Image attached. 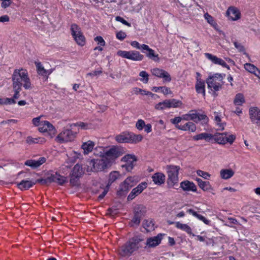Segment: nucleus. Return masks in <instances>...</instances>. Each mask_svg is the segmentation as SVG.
<instances>
[{"label": "nucleus", "instance_id": "nucleus-36", "mask_svg": "<svg viewBox=\"0 0 260 260\" xmlns=\"http://www.w3.org/2000/svg\"><path fill=\"white\" fill-rule=\"evenodd\" d=\"M212 139L219 144H225V133H216L213 135Z\"/></svg>", "mask_w": 260, "mask_h": 260}, {"label": "nucleus", "instance_id": "nucleus-53", "mask_svg": "<svg viewBox=\"0 0 260 260\" xmlns=\"http://www.w3.org/2000/svg\"><path fill=\"white\" fill-rule=\"evenodd\" d=\"M116 37L118 40L123 41L126 38V34L125 32L120 30L116 32Z\"/></svg>", "mask_w": 260, "mask_h": 260}, {"label": "nucleus", "instance_id": "nucleus-45", "mask_svg": "<svg viewBox=\"0 0 260 260\" xmlns=\"http://www.w3.org/2000/svg\"><path fill=\"white\" fill-rule=\"evenodd\" d=\"M245 103V99L243 94L239 93L237 94L234 100V103L236 106H241Z\"/></svg>", "mask_w": 260, "mask_h": 260}, {"label": "nucleus", "instance_id": "nucleus-38", "mask_svg": "<svg viewBox=\"0 0 260 260\" xmlns=\"http://www.w3.org/2000/svg\"><path fill=\"white\" fill-rule=\"evenodd\" d=\"M121 177V175L118 171H112L109 175V179L108 185H110L112 183L116 180L119 179Z\"/></svg>", "mask_w": 260, "mask_h": 260}, {"label": "nucleus", "instance_id": "nucleus-26", "mask_svg": "<svg viewBox=\"0 0 260 260\" xmlns=\"http://www.w3.org/2000/svg\"><path fill=\"white\" fill-rule=\"evenodd\" d=\"M142 51L143 50H146L148 52L147 54V56L149 58L153 59L155 61H157L159 60V58L158 57V55L157 54H155L154 50L149 48V47L145 44H142Z\"/></svg>", "mask_w": 260, "mask_h": 260}, {"label": "nucleus", "instance_id": "nucleus-24", "mask_svg": "<svg viewBox=\"0 0 260 260\" xmlns=\"http://www.w3.org/2000/svg\"><path fill=\"white\" fill-rule=\"evenodd\" d=\"M152 179L154 184L161 185L165 183L166 176L162 173L157 172L153 175Z\"/></svg>", "mask_w": 260, "mask_h": 260}, {"label": "nucleus", "instance_id": "nucleus-2", "mask_svg": "<svg viewBox=\"0 0 260 260\" xmlns=\"http://www.w3.org/2000/svg\"><path fill=\"white\" fill-rule=\"evenodd\" d=\"M144 240L139 236L129 239L118 249V254L122 257H129L134 252L143 247Z\"/></svg>", "mask_w": 260, "mask_h": 260}, {"label": "nucleus", "instance_id": "nucleus-59", "mask_svg": "<svg viewBox=\"0 0 260 260\" xmlns=\"http://www.w3.org/2000/svg\"><path fill=\"white\" fill-rule=\"evenodd\" d=\"M115 20L117 21H119L121 22L123 24H124L128 27L131 26V23L126 21L125 20H124L122 17L120 16H116L115 17Z\"/></svg>", "mask_w": 260, "mask_h": 260}, {"label": "nucleus", "instance_id": "nucleus-10", "mask_svg": "<svg viewBox=\"0 0 260 260\" xmlns=\"http://www.w3.org/2000/svg\"><path fill=\"white\" fill-rule=\"evenodd\" d=\"M117 55L124 58L128 59L133 61H141L144 58L143 55L136 50L123 51L118 50Z\"/></svg>", "mask_w": 260, "mask_h": 260}, {"label": "nucleus", "instance_id": "nucleus-51", "mask_svg": "<svg viewBox=\"0 0 260 260\" xmlns=\"http://www.w3.org/2000/svg\"><path fill=\"white\" fill-rule=\"evenodd\" d=\"M139 76L142 77V78L141 79V81H142L144 83H148L149 80V75L146 71H141L139 74Z\"/></svg>", "mask_w": 260, "mask_h": 260}, {"label": "nucleus", "instance_id": "nucleus-33", "mask_svg": "<svg viewBox=\"0 0 260 260\" xmlns=\"http://www.w3.org/2000/svg\"><path fill=\"white\" fill-rule=\"evenodd\" d=\"M196 181L199 187L204 191H209L212 189L210 183L208 181H204L201 179L197 178Z\"/></svg>", "mask_w": 260, "mask_h": 260}, {"label": "nucleus", "instance_id": "nucleus-20", "mask_svg": "<svg viewBox=\"0 0 260 260\" xmlns=\"http://www.w3.org/2000/svg\"><path fill=\"white\" fill-rule=\"evenodd\" d=\"M205 55L207 58L211 60L214 64L220 65L223 67H226L228 66L226 63L223 59L217 57L216 56L209 53H205Z\"/></svg>", "mask_w": 260, "mask_h": 260}, {"label": "nucleus", "instance_id": "nucleus-62", "mask_svg": "<svg viewBox=\"0 0 260 260\" xmlns=\"http://www.w3.org/2000/svg\"><path fill=\"white\" fill-rule=\"evenodd\" d=\"M234 44L235 47L237 49H238V50L240 52H244L245 51V48H244V46L241 44H240L238 42H234Z\"/></svg>", "mask_w": 260, "mask_h": 260}, {"label": "nucleus", "instance_id": "nucleus-30", "mask_svg": "<svg viewBox=\"0 0 260 260\" xmlns=\"http://www.w3.org/2000/svg\"><path fill=\"white\" fill-rule=\"evenodd\" d=\"M187 212L189 214L192 215L193 216L197 217L199 220L202 221L204 223L207 225L210 224V221L206 219L204 216L202 215L198 214L196 211L192 209H189L187 210Z\"/></svg>", "mask_w": 260, "mask_h": 260}, {"label": "nucleus", "instance_id": "nucleus-13", "mask_svg": "<svg viewBox=\"0 0 260 260\" xmlns=\"http://www.w3.org/2000/svg\"><path fill=\"white\" fill-rule=\"evenodd\" d=\"M136 158L135 155L127 154L122 157L121 161L125 162L122 165V167L124 168L127 171H131L136 162Z\"/></svg>", "mask_w": 260, "mask_h": 260}, {"label": "nucleus", "instance_id": "nucleus-54", "mask_svg": "<svg viewBox=\"0 0 260 260\" xmlns=\"http://www.w3.org/2000/svg\"><path fill=\"white\" fill-rule=\"evenodd\" d=\"M144 126H145V122L142 119H139L136 124V128L139 131L142 130Z\"/></svg>", "mask_w": 260, "mask_h": 260}, {"label": "nucleus", "instance_id": "nucleus-31", "mask_svg": "<svg viewBox=\"0 0 260 260\" xmlns=\"http://www.w3.org/2000/svg\"><path fill=\"white\" fill-rule=\"evenodd\" d=\"M212 137L213 135L211 134L203 133L194 136L192 138L195 141L205 140L207 142H209L211 139H212Z\"/></svg>", "mask_w": 260, "mask_h": 260}, {"label": "nucleus", "instance_id": "nucleus-17", "mask_svg": "<svg viewBox=\"0 0 260 260\" xmlns=\"http://www.w3.org/2000/svg\"><path fill=\"white\" fill-rule=\"evenodd\" d=\"M226 14L230 19L234 21L237 20L241 17L240 11L234 7H229L226 11Z\"/></svg>", "mask_w": 260, "mask_h": 260}, {"label": "nucleus", "instance_id": "nucleus-28", "mask_svg": "<svg viewBox=\"0 0 260 260\" xmlns=\"http://www.w3.org/2000/svg\"><path fill=\"white\" fill-rule=\"evenodd\" d=\"M35 64L37 68V72L39 75L45 76L47 75L50 74L52 72L51 70H47L45 69L40 62L35 61Z\"/></svg>", "mask_w": 260, "mask_h": 260}, {"label": "nucleus", "instance_id": "nucleus-15", "mask_svg": "<svg viewBox=\"0 0 260 260\" xmlns=\"http://www.w3.org/2000/svg\"><path fill=\"white\" fill-rule=\"evenodd\" d=\"M249 114L251 121L260 127V110L257 107H251Z\"/></svg>", "mask_w": 260, "mask_h": 260}, {"label": "nucleus", "instance_id": "nucleus-7", "mask_svg": "<svg viewBox=\"0 0 260 260\" xmlns=\"http://www.w3.org/2000/svg\"><path fill=\"white\" fill-rule=\"evenodd\" d=\"M138 178L135 176L126 178L120 185L117 191V194L119 196H125L127 194L130 188L134 186L138 182Z\"/></svg>", "mask_w": 260, "mask_h": 260}, {"label": "nucleus", "instance_id": "nucleus-64", "mask_svg": "<svg viewBox=\"0 0 260 260\" xmlns=\"http://www.w3.org/2000/svg\"><path fill=\"white\" fill-rule=\"evenodd\" d=\"M131 45L132 46H133V47H134L136 49H141L142 50V45H140V43L139 42H138L137 41H134L131 42Z\"/></svg>", "mask_w": 260, "mask_h": 260}, {"label": "nucleus", "instance_id": "nucleus-37", "mask_svg": "<svg viewBox=\"0 0 260 260\" xmlns=\"http://www.w3.org/2000/svg\"><path fill=\"white\" fill-rule=\"evenodd\" d=\"M140 207L138 208L137 211L136 210L135 212L134 216L132 220V222L136 224V225H139L140 223L141 218L143 215V214L141 211V210H140Z\"/></svg>", "mask_w": 260, "mask_h": 260}, {"label": "nucleus", "instance_id": "nucleus-32", "mask_svg": "<svg viewBox=\"0 0 260 260\" xmlns=\"http://www.w3.org/2000/svg\"><path fill=\"white\" fill-rule=\"evenodd\" d=\"M84 174V171L82 165L79 164H76L73 168L71 174L82 177Z\"/></svg>", "mask_w": 260, "mask_h": 260}, {"label": "nucleus", "instance_id": "nucleus-46", "mask_svg": "<svg viewBox=\"0 0 260 260\" xmlns=\"http://www.w3.org/2000/svg\"><path fill=\"white\" fill-rule=\"evenodd\" d=\"M134 90L135 91V93L136 94L140 93L141 94L150 95L151 96V98H154V99L158 97L157 94H154L150 91L143 90L139 88H135Z\"/></svg>", "mask_w": 260, "mask_h": 260}, {"label": "nucleus", "instance_id": "nucleus-56", "mask_svg": "<svg viewBox=\"0 0 260 260\" xmlns=\"http://www.w3.org/2000/svg\"><path fill=\"white\" fill-rule=\"evenodd\" d=\"M75 125L79 126L83 129H87L90 127V124L83 122H77Z\"/></svg>", "mask_w": 260, "mask_h": 260}, {"label": "nucleus", "instance_id": "nucleus-39", "mask_svg": "<svg viewBox=\"0 0 260 260\" xmlns=\"http://www.w3.org/2000/svg\"><path fill=\"white\" fill-rule=\"evenodd\" d=\"M175 226L179 229H180L185 232H186L188 234L191 235L192 234V230L191 228L186 224L181 223L180 222H176L175 223Z\"/></svg>", "mask_w": 260, "mask_h": 260}, {"label": "nucleus", "instance_id": "nucleus-55", "mask_svg": "<svg viewBox=\"0 0 260 260\" xmlns=\"http://www.w3.org/2000/svg\"><path fill=\"white\" fill-rule=\"evenodd\" d=\"M94 40L98 44V45L105 46L106 42L101 36H97L94 38Z\"/></svg>", "mask_w": 260, "mask_h": 260}, {"label": "nucleus", "instance_id": "nucleus-40", "mask_svg": "<svg viewBox=\"0 0 260 260\" xmlns=\"http://www.w3.org/2000/svg\"><path fill=\"white\" fill-rule=\"evenodd\" d=\"M169 109L173 108H176L181 107L182 105V102L181 101L176 100L175 99H171L167 100Z\"/></svg>", "mask_w": 260, "mask_h": 260}, {"label": "nucleus", "instance_id": "nucleus-25", "mask_svg": "<svg viewBox=\"0 0 260 260\" xmlns=\"http://www.w3.org/2000/svg\"><path fill=\"white\" fill-rule=\"evenodd\" d=\"M177 129L183 131L194 132L197 127L196 124L192 122H187L184 124H180V126H177Z\"/></svg>", "mask_w": 260, "mask_h": 260}, {"label": "nucleus", "instance_id": "nucleus-57", "mask_svg": "<svg viewBox=\"0 0 260 260\" xmlns=\"http://www.w3.org/2000/svg\"><path fill=\"white\" fill-rule=\"evenodd\" d=\"M197 173L198 176L202 177L205 179H207L210 177V175L208 173L202 170H198Z\"/></svg>", "mask_w": 260, "mask_h": 260}, {"label": "nucleus", "instance_id": "nucleus-23", "mask_svg": "<svg viewBox=\"0 0 260 260\" xmlns=\"http://www.w3.org/2000/svg\"><path fill=\"white\" fill-rule=\"evenodd\" d=\"M46 161V158L44 157H40L38 160L28 159L24 164L32 168H36L40 166Z\"/></svg>", "mask_w": 260, "mask_h": 260}, {"label": "nucleus", "instance_id": "nucleus-22", "mask_svg": "<svg viewBox=\"0 0 260 260\" xmlns=\"http://www.w3.org/2000/svg\"><path fill=\"white\" fill-rule=\"evenodd\" d=\"M115 140L119 143H129V132H124L116 135Z\"/></svg>", "mask_w": 260, "mask_h": 260}, {"label": "nucleus", "instance_id": "nucleus-58", "mask_svg": "<svg viewBox=\"0 0 260 260\" xmlns=\"http://www.w3.org/2000/svg\"><path fill=\"white\" fill-rule=\"evenodd\" d=\"M236 139V136L234 135H230L227 136L225 134V144L226 143H229L230 144H232L233 142L235 141Z\"/></svg>", "mask_w": 260, "mask_h": 260}, {"label": "nucleus", "instance_id": "nucleus-52", "mask_svg": "<svg viewBox=\"0 0 260 260\" xmlns=\"http://www.w3.org/2000/svg\"><path fill=\"white\" fill-rule=\"evenodd\" d=\"M182 120L183 119L182 116H178L175 117L174 118H172L170 119V122L171 123L174 124L175 125V127L177 128V126H180V125L179 124V123H180Z\"/></svg>", "mask_w": 260, "mask_h": 260}, {"label": "nucleus", "instance_id": "nucleus-61", "mask_svg": "<svg viewBox=\"0 0 260 260\" xmlns=\"http://www.w3.org/2000/svg\"><path fill=\"white\" fill-rule=\"evenodd\" d=\"M41 117H37L36 118H34L32 120V124L36 126H39V128H40V126L41 125V121L40 120Z\"/></svg>", "mask_w": 260, "mask_h": 260}, {"label": "nucleus", "instance_id": "nucleus-43", "mask_svg": "<svg viewBox=\"0 0 260 260\" xmlns=\"http://www.w3.org/2000/svg\"><path fill=\"white\" fill-rule=\"evenodd\" d=\"M143 139V136L140 135H136L129 132V143H138Z\"/></svg>", "mask_w": 260, "mask_h": 260}, {"label": "nucleus", "instance_id": "nucleus-11", "mask_svg": "<svg viewBox=\"0 0 260 260\" xmlns=\"http://www.w3.org/2000/svg\"><path fill=\"white\" fill-rule=\"evenodd\" d=\"M38 130L41 133H47L51 138H53L57 132L55 127L50 122L46 120L41 121Z\"/></svg>", "mask_w": 260, "mask_h": 260}, {"label": "nucleus", "instance_id": "nucleus-34", "mask_svg": "<svg viewBox=\"0 0 260 260\" xmlns=\"http://www.w3.org/2000/svg\"><path fill=\"white\" fill-rule=\"evenodd\" d=\"M26 142L29 145L37 143L43 144L46 142V140L44 138H32L31 136H28L26 138Z\"/></svg>", "mask_w": 260, "mask_h": 260}, {"label": "nucleus", "instance_id": "nucleus-19", "mask_svg": "<svg viewBox=\"0 0 260 260\" xmlns=\"http://www.w3.org/2000/svg\"><path fill=\"white\" fill-rule=\"evenodd\" d=\"M196 83L195 84V89L198 94H202L203 96H205V82L201 78L197 77Z\"/></svg>", "mask_w": 260, "mask_h": 260}, {"label": "nucleus", "instance_id": "nucleus-41", "mask_svg": "<svg viewBox=\"0 0 260 260\" xmlns=\"http://www.w3.org/2000/svg\"><path fill=\"white\" fill-rule=\"evenodd\" d=\"M214 115L215 117L214 120L218 126L217 129L220 131L223 130L225 124L224 122H221L220 116L219 115V113L218 112H214Z\"/></svg>", "mask_w": 260, "mask_h": 260}, {"label": "nucleus", "instance_id": "nucleus-6", "mask_svg": "<svg viewBox=\"0 0 260 260\" xmlns=\"http://www.w3.org/2000/svg\"><path fill=\"white\" fill-rule=\"evenodd\" d=\"M100 159H92L87 161V172H100L110 167L103 156Z\"/></svg>", "mask_w": 260, "mask_h": 260}, {"label": "nucleus", "instance_id": "nucleus-63", "mask_svg": "<svg viewBox=\"0 0 260 260\" xmlns=\"http://www.w3.org/2000/svg\"><path fill=\"white\" fill-rule=\"evenodd\" d=\"M12 4V1L11 0H4L3 1L1 6L3 8H6L8 7H9L11 4Z\"/></svg>", "mask_w": 260, "mask_h": 260}, {"label": "nucleus", "instance_id": "nucleus-16", "mask_svg": "<svg viewBox=\"0 0 260 260\" xmlns=\"http://www.w3.org/2000/svg\"><path fill=\"white\" fill-rule=\"evenodd\" d=\"M147 184L145 182H143L139 184L136 187L133 189L127 197V200L132 201L135 199L137 196L140 194L142 191L146 188Z\"/></svg>", "mask_w": 260, "mask_h": 260}, {"label": "nucleus", "instance_id": "nucleus-50", "mask_svg": "<svg viewBox=\"0 0 260 260\" xmlns=\"http://www.w3.org/2000/svg\"><path fill=\"white\" fill-rule=\"evenodd\" d=\"M183 119L185 120H196V113H188L182 115Z\"/></svg>", "mask_w": 260, "mask_h": 260}, {"label": "nucleus", "instance_id": "nucleus-48", "mask_svg": "<svg viewBox=\"0 0 260 260\" xmlns=\"http://www.w3.org/2000/svg\"><path fill=\"white\" fill-rule=\"evenodd\" d=\"M81 177L79 176H74L71 174L70 175V184L72 186H78L79 185V179Z\"/></svg>", "mask_w": 260, "mask_h": 260}, {"label": "nucleus", "instance_id": "nucleus-9", "mask_svg": "<svg viewBox=\"0 0 260 260\" xmlns=\"http://www.w3.org/2000/svg\"><path fill=\"white\" fill-rule=\"evenodd\" d=\"M77 133L70 129H64L55 138V140L59 143H65L72 142L76 137Z\"/></svg>", "mask_w": 260, "mask_h": 260}, {"label": "nucleus", "instance_id": "nucleus-60", "mask_svg": "<svg viewBox=\"0 0 260 260\" xmlns=\"http://www.w3.org/2000/svg\"><path fill=\"white\" fill-rule=\"evenodd\" d=\"M161 92L164 94V95H168V94H171L172 93V91L171 89L166 86H162V87H160Z\"/></svg>", "mask_w": 260, "mask_h": 260}, {"label": "nucleus", "instance_id": "nucleus-21", "mask_svg": "<svg viewBox=\"0 0 260 260\" xmlns=\"http://www.w3.org/2000/svg\"><path fill=\"white\" fill-rule=\"evenodd\" d=\"M180 187L184 191H197V186L192 182L188 180L182 181L180 183Z\"/></svg>", "mask_w": 260, "mask_h": 260}, {"label": "nucleus", "instance_id": "nucleus-35", "mask_svg": "<svg viewBox=\"0 0 260 260\" xmlns=\"http://www.w3.org/2000/svg\"><path fill=\"white\" fill-rule=\"evenodd\" d=\"M234 175V172L232 169H222L220 172V175L222 179H228Z\"/></svg>", "mask_w": 260, "mask_h": 260}, {"label": "nucleus", "instance_id": "nucleus-3", "mask_svg": "<svg viewBox=\"0 0 260 260\" xmlns=\"http://www.w3.org/2000/svg\"><path fill=\"white\" fill-rule=\"evenodd\" d=\"M122 154V149L117 146H113L105 153H104L102 147H97L94 152V155L103 156L110 167L116 158Z\"/></svg>", "mask_w": 260, "mask_h": 260}, {"label": "nucleus", "instance_id": "nucleus-27", "mask_svg": "<svg viewBox=\"0 0 260 260\" xmlns=\"http://www.w3.org/2000/svg\"><path fill=\"white\" fill-rule=\"evenodd\" d=\"M94 146L95 143L90 140L83 142L81 145V148L83 150V153L85 155L88 154L93 150Z\"/></svg>", "mask_w": 260, "mask_h": 260}, {"label": "nucleus", "instance_id": "nucleus-5", "mask_svg": "<svg viewBox=\"0 0 260 260\" xmlns=\"http://www.w3.org/2000/svg\"><path fill=\"white\" fill-rule=\"evenodd\" d=\"M224 76L225 75L218 73L209 76L206 79L208 88L214 91H219L222 88L224 84L223 79Z\"/></svg>", "mask_w": 260, "mask_h": 260}, {"label": "nucleus", "instance_id": "nucleus-18", "mask_svg": "<svg viewBox=\"0 0 260 260\" xmlns=\"http://www.w3.org/2000/svg\"><path fill=\"white\" fill-rule=\"evenodd\" d=\"M165 234H158L156 236L148 238L146 241V245L150 247H154L158 245Z\"/></svg>", "mask_w": 260, "mask_h": 260}, {"label": "nucleus", "instance_id": "nucleus-42", "mask_svg": "<svg viewBox=\"0 0 260 260\" xmlns=\"http://www.w3.org/2000/svg\"><path fill=\"white\" fill-rule=\"evenodd\" d=\"M245 69L249 72L250 73L254 74L257 77H259V75L258 74V71H259L255 66L253 64L246 63L244 64Z\"/></svg>", "mask_w": 260, "mask_h": 260}, {"label": "nucleus", "instance_id": "nucleus-47", "mask_svg": "<svg viewBox=\"0 0 260 260\" xmlns=\"http://www.w3.org/2000/svg\"><path fill=\"white\" fill-rule=\"evenodd\" d=\"M155 109L157 110H163L166 109H169V105L167 100L159 102L155 105Z\"/></svg>", "mask_w": 260, "mask_h": 260}, {"label": "nucleus", "instance_id": "nucleus-4", "mask_svg": "<svg viewBox=\"0 0 260 260\" xmlns=\"http://www.w3.org/2000/svg\"><path fill=\"white\" fill-rule=\"evenodd\" d=\"M168 178L167 183L170 188H174L179 181V171L180 167L178 166L167 165L166 166Z\"/></svg>", "mask_w": 260, "mask_h": 260}, {"label": "nucleus", "instance_id": "nucleus-44", "mask_svg": "<svg viewBox=\"0 0 260 260\" xmlns=\"http://www.w3.org/2000/svg\"><path fill=\"white\" fill-rule=\"evenodd\" d=\"M143 227L147 232H150L154 230V224L152 220L146 219L143 221Z\"/></svg>", "mask_w": 260, "mask_h": 260}, {"label": "nucleus", "instance_id": "nucleus-12", "mask_svg": "<svg viewBox=\"0 0 260 260\" xmlns=\"http://www.w3.org/2000/svg\"><path fill=\"white\" fill-rule=\"evenodd\" d=\"M38 182H42L43 184L50 183L51 182L57 183L59 185H63L66 181V178L59 174L55 173L48 176L45 179L38 180Z\"/></svg>", "mask_w": 260, "mask_h": 260}, {"label": "nucleus", "instance_id": "nucleus-8", "mask_svg": "<svg viewBox=\"0 0 260 260\" xmlns=\"http://www.w3.org/2000/svg\"><path fill=\"white\" fill-rule=\"evenodd\" d=\"M71 35L76 43L81 46H83L86 43V38L83 35L81 28L76 23H73L71 26Z\"/></svg>", "mask_w": 260, "mask_h": 260}, {"label": "nucleus", "instance_id": "nucleus-1", "mask_svg": "<svg viewBox=\"0 0 260 260\" xmlns=\"http://www.w3.org/2000/svg\"><path fill=\"white\" fill-rule=\"evenodd\" d=\"M12 78L14 99L19 98L22 86L25 89L31 88V84L26 69L21 68L15 70Z\"/></svg>", "mask_w": 260, "mask_h": 260}, {"label": "nucleus", "instance_id": "nucleus-49", "mask_svg": "<svg viewBox=\"0 0 260 260\" xmlns=\"http://www.w3.org/2000/svg\"><path fill=\"white\" fill-rule=\"evenodd\" d=\"M204 16L205 19L207 21L208 23H209L212 26H215L217 24L214 18L208 13H206Z\"/></svg>", "mask_w": 260, "mask_h": 260}, {"label": "nucleus", "instance_id": "nucleus-14", "mask_svg": "<svg viewBox=\"0 0 260 260\" xmlns=\"http://www.w3.org/2000/svg\"><path fill=\"white\" fill-rule=\"evenodd\" d=\"M151 73L153 76L162 78L164 82H170L171 81V77L170 74L164 70L154 68L151 70Z\"/></svg>", "mask_w": 260, "mask_h": 260}, {"label": "nucleus", "instance_id": "nucleus-29", "mask_svg": "<svg viewBox=\"0 0 260 260\" xmlns=\"http://www.w3.org/2000/svg\"><path fill=\"white\" fill-rule=\"evenodd\" d=\"M36 182L29 180H22L20 183L17 184L18 187L21 190H27L31 187Z\"/></svg>", "mask_w": 260, "mask_h": 260}]
</instances>
